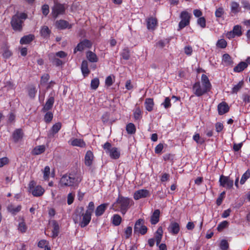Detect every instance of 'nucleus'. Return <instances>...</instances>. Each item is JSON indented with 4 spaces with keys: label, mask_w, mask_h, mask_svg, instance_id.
<instances>
[{
    "label": "nucleus",
    "mask_w": 250,
    "mask_h": 250,
    "mask_svg": "<svg viewBox=\"0 0 250 250\" xmlns=\"http://www.w3.org/2000/svg\"><path fill=\"white\" fill-rule=\"evenodd\" d=\"M211 85L208 77L202 74L201 82H196L192 87L193 93L197 97H200L208 92L211 89Z\"/></svg>",
    "instance_id": "1"
},
{
    "label": "nucleus",
    "mask_w": 250,
    "mask_h": 250,
    "mask_svg": "<svg viewBox=\"0 0 250 250\" xmlns=\"http://www.w3.org/2000/svg\"><path fill=\"white\" fill-rule=\"evenodd\" d=\"M82 181V177L79 173H71L63 175L61 178L60 184L62 187L77 188Z\"/></svg>",
    "instance_id": "2"
},
{
    "label": "nucleus",
    "mask_w": 250,
    "mask_h": 250,
    "mask_svg": "<svg viewBox=\"0 0 250 250\" xmlns=\"http://www.w3.org/2000/svg\"><path fill=\"white\" fill-rule=\"evenodd\" d=\"M133 204V200L130 198L119 196L116 202L113 204L112 208L115 211H121L124 215Z\"/></svg>",
    "instance_id": "3"
},
{
    "label": "nucleus",
    "mask_w": 250,
    "mask_h": 250,
    "mask_svg": "<svg viewBox=\"0 0 250 250\" xmlns=\"http://www.w3.org/2000/svg\"><path fill=\"white\" fill-rule=\"evenodd\" d=\"M27 18L24 13H20L14 15L12 19L11 24L14 30L21 31L23 21Z\"/></svg>",
    "instance_id": "4"
},
{
    "label": "nucleus",
    "mask_w": 250,
    "mask_h": 250,
    "mask_svg": "<svg viewBox=\"0 0 250 250\" xmlns=\"http://www.w3.org/2000/svg\"><path fill=\"white\" fill-rule=\"evenodd\" d=\"M83 218L82 219L80 213L78 214L76 212L73 216V220L75 223H79L82 228L86 227L90 222L91 219V215L89 213L85 212L82 214Z\"/></svg>",
    "instance_id": "5"
},
{
    "label": "nucleus",
    "mask_w": 250,
    "mask_h": 250,
    "mask_svg": "<svg viewBox=\"0 0 250 250\" xmlns=\"http://www.w3.org/2000/svg\"><path fill=\"white\" fill-rule=\"evenodd\" d=\"M103 148L105 152L113 159H117L120 157V151L119 149L115 147H112L111 144L106 142L103 146Z\"/></svg>",
    "instance_id": "6"
},
{
    "label": "nucleus",
    "mask_w": 250,
    "mask_h": 250,
    "mask_svg": "<svg viewBox=\"0 0 250 250\" xmlns=\"http://www.w3.org/2000/svg\"><path fill=\"white\" fill-rule=\"evenodd\" d=\"M29 191L35 197H40L42 196L45 190L42 186L36 185L34 181H31L29 184Z\"/></svg>",
    "instance_id": "7"
},
{
    "label": "nucleus",
    "mask_w": 250,
    "mask_h": 250,
    "mask_svg": "<svg viewBox=\"0 0 250 250\" xmlns=\"http://www.w3.org/2000/svg\"><path fill=\"white\" fill-rule=\"evenodd\" d=\"M181 20L179 23V29L181 30L189 24L191 15L186 11L181 13L180 16Z\"/></svg>",
    "instance_id": "8"
},
{
    "label": "nucleus",
    "mask_w": 250,
    "mask_h": 250,
    "mask_svg": "<svg viewBox=\"0 0 250 250\" xmlns=\"http://www.w3.org/2000/svg\"><path fill=\"white\" fill-rule=\"evenodd\" d=\"M65 11L64 5L55 2L52 9V14L54 18H56L59 15L63 14Z\"/></svg>",
    "instance_id": "9"
},
{
    "label": "nucleus",
    "mask_w": 250,
    "mask_h": 250,
    "mask_svg": "<svg viewBox=\"0 0 250 250\" xmlns=\"http://www.w3.org/2000/svg\"><path fill=\"white\" fill-rule=\"evenodd\" d=\"M219 183L221 186L227 189H230L233 186V180L229 177L221 175L219 178Z\"/></svg>",
    "instance_id": "10"
},
{
    "label": "nucleus",
    "mask_w": 250,
    "mask_h": 250,
    "mask_svg": "<svg viewBox=\"0 0 250 250\" xmlns=\"http://www.w3.org/2000/svg\"><path fill=\"white\" fill-rule=\"evenodd\" d=\"M144 221L140 219L138 220L135 224L134 230L135 232H138L142 235L146 234L147 229L146 226L143 225Z\"/></svg>",
    "instance_id": "11"
},
{
    "label": "nucleus",
    "mask_w": 250,
    "mask_h": 250,
    "mask_svg": "<svg viewBox=\"0 0 250 250\" xmlns=\"http://www.w3.org/2000/svg\"><path fill=\"white\" fill-rule=\"evenodd\" d=\"M92 42L88 40H84L78 44L74 49V53L77 51H82L86 48H89L92 46Z\"/></svg>",
    "instance_id": "12"
},
{
    "label": "nucleus",
    "mask_w": 250,
    "mask_h": 250,
    "mask_svg": "<svg viewBox=\"0 0 250 250\" xmlns=\"http://www.w3.org/2000/svg\"><path fill=\"white\" fill-rule=\"evenodd\" d=\"M68 144L73 146H78L80 147H85L86 144L83 139L72 138L69 141Z\"/></svg>",
    "instance_id": "13"
},
{
    "label": "nucleus",
    "mask_w": 250,
    "mask_h": 250,
    "mask_svg": "<svg viewBox=\"0 0 250 250\" xmlns=\"http://www.w3.org/2000/svg\"><path fill=\"white\" fill-rule=\"evenodd\" d=\"M149 195L148 190L145 189H142L135 191L134 193V199L138 200L141 198H146Z\"/></svg>",
    "instance_id": "14"
},
{
    "label": "nucleus",
    "mask_w": 250,
    "mask_h": 250,
    "mask_svg": "<svg viewBox=\"0 0 250 250\" xmlns=\"http://www.w3.org/2000/svg\"><path fill=\"white\" fill-rule=\"evenodd\" d=\"M230 14L232 16L237 15L241 11L239 4L235 1H232L230 3Z\"/></svg>",
    "instance_id": "15"
},
{
    "label": "nucleus",
    "mask_w": 250,
    "mask_h": 250,
    "mask_svg": "<svg viewBox=\"0 0 250 250\" xmlns=\"http://www.w3.org/2000/svg\"><path fill=\"white\" fill-rule=\"evenodd\" d=\"M94 160V155L92 151L88 150L86 152L84 157V164L87 167H90Z\"/></svg>",
    "instance_id": "16"
},
{
    "label": "nucleus",
    "mask_w": 250,
    "mask_h": 250,
    "mask_svg": "<svg viewBox=\"0 0 250 250\" xmlns=\"http://www.w3.org/2000/svg\"><path fill=\"white\" fill-rule=\"evenodd\" d=\"M229 107L226 102H223L218 105L217 109L218 114L220 115L227 113L229 111Z\"/></svg>",
    "instance_id": "17"
},
{
    "label": "nucleus",
    "mask_w": 250,
    "mask_h": 250,
    "mask_svg": "<svg viewBox=\"0 0 250 250\" xmlns=\"http://www.w3.org/2000/svg\"><path fill=\"white\" fill-rule=\"evenodd\" d=\"M147 28L149 30H154L157 26V20L156 18L150 17L146 21Z\"/></svg>",
    "instance_id": "18"
},
{
    "label": "nucleus",
    "mask_w": 250,
    "mask_h": 250,
    "mask_svg": "<svg viewBox=\"0 0 250 250\" xmlns=\"http://www.w3.org/2000/svg\"><path fill=\"white\" fill-rule=\"evenodd\" d=\"M168 229L169 232L175 235L179 232L180 226L178 223L172 222L170 223Z\"/></svg>",
    "instance_id": "19"
},
{
    "label": "nucleus",
    "mask_w": 250,
    "mask_h": 250,
    "mask_svg": "<svg viewBox=\"0 0 250 250\" xmlns=\"http://www.w3.org/2000/svg\"><path fill=\"white\" fill-rule=\"evenodd\" d=\"M108 206V203L102 204L98 206L97 207V208L95 210V215L96 216L98 217V216H100L102 215H103L104 214V212L105 210L107 208Z\"/></svg>",
    "instance_id": "20"
},
{
    "label": "nucleus",
    "mask_w": 250,
    "mask_h": 250,
    "mask_svg": "<svg viewBox=\"0 0 250 250\" xmlns=\"http://www.w3.org/2000/svg\"><path fill=\"white\" fill-rule=\"evenodd\" d=\"M56 27L60 29H64L65 28L70 29L72 27V25L64 20L57 21L56 22Z\"/></svg>",
    "instance_id": "21"
},
{
    "label": "nucleus",
    "mask_w": 250,
    "mask_h": 250,
    "mask_svg": "<svg viewBox=\"0 0 250 250\" xmlns=\"http://www.w3.org/2000/svg\"><path fill=\"white\" fill-rule=\"evenodd\" d=\"M50 223L52 225L53 227V229L52 230V237L54 238L56 237L59 233V225L55 220H52Z\"/></svg>",
    "instance_id": "22"
},
{
    "label": "nucleus",
    "mask_w": 250,
    "mask_h": 250,
    "mask_svg": "<svg viewBox=\"0 0 250 250\" xmlns=\"http://www.w3.org/2000/svg\"><path fill=\"white\" fill-rule=\"evenodd\" d=\"M54 103V98L53 97L51 96L48 98L45 105H44L42 110L43 112H46L50 110L53 106Z\"/></svg>",
    "instance_id": "23"
},
{
    "label": "nucleus",
    "mask_w": 250,
    "mask_h": 250,
    "mask_svg": "<svg viewBox=\"0 0 250 250\" xmlns=\"http://www.w3.org/2000/svg\"><path fill=\"white\" fill-rule=\"evenodd\" d=\"M87 59L91 62H97L98 61V58L96 54L91 51H88L86 53Z\"/></svg>",
    "instance_id": "24"
},
{
    "label": "nucleus",
    "mask_w": 250,
    "mask_h": 250,
    "mask_svg": "<svg viewBox=\"0 0 250 250\" xmlns=\"http://www.w3.org/2000/svg\"><path fill=\"white\" fill-rule=\"evenodd\" d=\"M163 229L162 227H159L157 229L155 234V240H156V245L158 246L161 241L163 236Z\"/></svg>",
    "instance_id": "25"
},
{
    "label": "nucleus",
    "mask_w": 250,
    "mask_h": 250,
    "mask_svg": "<svg viewBox=\"0 0 250 250\" xmlns=\"http://www.w3.org/2000/svg\"><path fill=\"white\" fill-rule=\"evenodd\" d=\"M81 70L84 77L87 76L90 73L88 68V62L86 60H83L81 64Z\"/></svg>",
    "instance_id": "26"
},
{
    "label": "nucleus",
    "mask_w": 250,
    "mask_h": 250,
    "mask_svg": "<svg viewBox=\"0 0 250 250\" xmlns=\"http://www.w3.org/2000/svg\"><path fill=\"white\" fill-rule=\"evenodd\" d=\"M160 213V210L159 209H156L154 210L150 219V222L152 224L155 225L159 222Z\"/></svg>",
    "instance_id": "27"
},
{
    "label": "nucleus",
    "mask_w": 250,
    "mask_h": 250,
    "mask_svg": "<svg viewBox=\"0 0 250 250\" xmlns=\"http://www.w3.org/2000/svg\"><path fill=\"white\" fill-rule=\"evenodd\" d=\"M23 136V132L21 129H17L13 133V138L15 142L20 141Z\"/></svg>",
    "instance_id": "28"
},
{
    "label": "nucleus",
    "mask_w": 250,
    "mask_h": 250,
    "mask_svg": "<svg viewBox=\"0 0 250 250\" xmlns=\"http://www.w3.org/2000/svg\"><path fill=\"white\" fill-rule=\"evenodd\" d=\"M244 81H241L237 84H233L231 89V94H237L244 86Z\"/></svg>",
    "instance_id": "29"
},
{
    "label": "nucleus",
    "mask_w": 250,
    "mask_h": 250,
    "mask_svg": "<svg viewBox=\"0 0 250 250\" xmlns=\"http://www.w3.org/2000/svg\"><path fill=\"white\" fill-rule=\"evenodd\" d=\"M146 109L148 111H151L153 110L154 106L153 100L151 98H147L145 102Z\"/></svg>",
    "instance_id": "30"
},
{
    "label": "nucleus",
    "mask_w": 250,
    "mask_h": 250,
    "mask_svg": "<svg viewBox=\"0 0 250 250\" xmlns=\"http://www.w3.org/2000/svg\"><path fill=\"white\" fill-rule=\"evenodd\" d=\"M21 208V205H19L17 207L14 206L13 205H9L7 207V209L8 211L11 213L12 214L15 215L18 212H19Z\"/></svg>",
    "instance_id": "31"
},
{
    "label": "nucleus",
    "mask_w": 250,
    "mask_h": 250,
    "mask_svg": "<svg viewBox=\"0 0 250 250\" xmlns=\"http://www.w3.org/2000/svg\"><path fill=\"white\" fill-rule=\"evenodd\" d=\"M247 63L245 62H241L233 68V70L236 72H240L247 68Z\"/></svg>",
    "instance_id": "32"
},
{
    "label": "nucleus",
    "mask_w": 250,
    "mask_h": 250,
    "mask_svg": "<svg viewBox=\"0 0 250 250\" xmlns=\"http://www.w3.org/2000/svg\"><path fill=\"white\" fill-rule=\"evenodd\" d=\"M33 39L34 36L31 34L24 36V37L21 38L20 40V43L22 44H28L31 41H32Z\"/></svg>",
    "instance_id": "33"
},
{
    "label": "nucleus",
    "mask_w": 250,
    "mask_h": 250,
    "mask_svg": "<svg viewBox=\"0 0 250 250\" xmlns=\"http://www.w3.org/2000/svg\"><path fill=\"white\" fill-rule=\"evenodd\" d=\"M40 33L42 37L47 38L50 36L51 31L47 26H43L42 27Z\"/></svg>",
    "instance_id": "34"
},
{
    "label": "nucleus",
    "mask_w": 250,
    "mask_h": 250,
    "mask_svg": "<svg viewBox=\"0 0 250 250\" xmlns=\"http://www.w3.org/2000/svg\"><path fill=\"white\" fill-rule=\"evenodd\" d=\"M142 117V113L139 107H136L133 111V117L135 120H140Z\"/></svg>",
    "instance_id": "35"
},
{
    "label": "nucleus",
    "mask_w": 250,
    "mask_h": 250,
    "mask_svg": "<svg viewBox=\"0 0 250 250\" xmlns=\"http://www.w3.org/2000/svg\"><path fill=\"white\" fill-rule=\"evenodd\" d=\"M45 151V146L43 145L36 146L33 150L32 153L34 155H39Z\"/></svg>",
    "instance_id": "36"
},
{
    "label": "nucleus",
    "mask_w": 250,
    "mask_h": 250,
    "mask_svg": "<svg viewBox=\"0 0 250 250\" xmlns=\"http://www.w3.org/2000/svg\"><path fill=\"white\" fill-rule=\"evenodd\" d=\"M126 130L129 134H134L136 132V127L132 123H129L126 126Z\"/></svg>",
    "instance_id": "37"
},
{
    "label": "nucleus",
    "mask_w": 250,
    "mask_h": 250,
    "mask_svg": "<svg viewBox=\"0 0 250 250\" xmlns=\"http://www.w3.org/2000/svg\"><path fill=\"white\" fill-rule=\"evenodd\" d=\"M122 218L118 214H115L113 215L112 218V222L113 224L116 226H119L121 222Z\"/></svg>",
    "instance_id": "38"
},
{
    "label": "nucleus",
    "mask_w": 250,
    "mask_h": 250,
    "mask_svg": "<svg viewBox=\"0 0 250 250\" xmlns=\"http://www.w3.org/2000/svg\"><path fill=\"white\" fill-rule=\"evenodd\" d=\"M43 179L44 180H48L49 178L50 169L49 166H46L42 170Z\"/></svg>",
    "instance_id": "39"
},
{
    "label": "nucleus",
    "mask_w": 250,
    "mask_h": 250,
    "mask_svg": "<svg viewBox=\"0 0 250 250\" xmlns=\"http://www.w3.org/2000/svg\"><path fill=\"white\" fill-rule=\"evenodd\" d=\"M222 61L226 65H230L232 63V60L230 56L228 54H225L223 56Z\"/></svg>",
    "instance_id": "40"
},
{
    "label": "nucleus",
    "mask_w": 250,
    "mask_h": 250,
    "mask_svg": "<svg viewBox=\"0 0 250 250\" xmlns=\"http://www.w3.org/2000/svg\"><path fill=\"white\" fill-rule=\"evenodd\" d=\"M99 83L100 82L98 78H96L92 80L90 83L91 89L96 90L98 87Z\"/></svg>",
    "instance_id": "41"
},
{
    "label": "nucleus",
    "mask_w": 250,
    "mask_h": 250,
    "mask_svg": "<svg viewBox=\"0 0 250 250\" xmlns=\"http://www.w3.org/2000/svg\"><path fill=\"white\" fill-rule=\"evenodd\" d=\"M250 171L249 170H248L243 174L240 180V184L242 185L244 184L246 181V180L250 177Z\"/></svg>",
    "instance_id": "42"
},
{
    "label": "nucleus",
    "mask_w": 250,
    "mask_h": 250,
    "mask_svg": "<svg viewBox=\"0 0 250 250\" xmlns=\"http://www.w3.org/2000/svg\"><path fill=\"white\" fill-rule=\"evenodd\" d=\"M233 32L234 33V34L236 35V36H240L242 34V32L241 31V27L240 26L237 25H235L233 28V30H232Z\"/></svg>",
    "instance_id": "43"
},
{
    "label": "nucleus",
    "mask_w": 250,
    "mask_h": 250,
    "mask_svg": "<svg viewBox=\"0 0 250 250\" xmlns=\"http://www.w3.org/2000/svg\"><path fill=\"white\" fill-rule=\"evenodd\" d=\"M225 13L224 9L223 7L217 8L215 12V15L217 18H222Z\"/></svg>",
    "instance_id": "44"
},
{
    "label": "nucleus",
    "mask_w": 250,
    "mask_h": 250,
    "mask_svg": "<svg viewBox=\"0 0 250 250\" xmlns=\"http://www.w3.org/2000/svg\"><path fill=\"white\" fill-rule=\"evenodd\" d=\"M227 45V42L224 39L219 40L216 43L217 46L221 48H225Z\"/></svg>",
    "instance_id": "45"
},
{
    "label": "nucleus",
    "mask_w": 250,
    "mask_h": 250,
    "mask_svg": "<svg viewBox=\"0 0 250 250\" xmlns=\"http://www.w3.org/2000/svg\"><path fill=\"white\" fill-rule=\"evenodd\" d=\"M62 125L60 123H57L54 125L51 128L53 133H57L61 129Z\"/></svg>",
    "instance_id": "46"
},
{
    "label": "nucleus",
    "mask_w": 250,
    "mask_h": 250,
    "mask_svg": "<svg viewBox=\"0 0 250 250\" xmlns=\"http://www.w3.org/2000/svg\"><path fill=\"white\" fill-rule=\"evenodd\" d=\"M18 229L21 232H25L27 229V227L25 223L22 220V221L19 223Z\"/></svg>",
    "instance_id": "47"
},
{
    "label": "nucleus",
    "mask_w": 250,
    "mask_h": 250,
    "mask_svg": "<svg viewBox=\"0 0 250 250\" xmlns=\"http://www.w3.org/2000/svg\"><path fill=\"white\" fill-rule=\"evenodd\" d=\"M121 55L124 59L126 60H128L130 57L128 49L127 48L124 49L121 53Z\"/></svg>",
    "instance_id": "48"
},
{
    "label": "nucleus",
    "mask_w": 250,
    "mask_h": 250,
    "mask_svg": "<svg viewBox=\"0 0 250 250\" xmlns=\"http://www.w3.org/2000/svg\"><path fill=\"white\" fill-rule=\"evenodd\" d=\"M197 23L202 28H205L206 26V21L204 17H200L197 20Z\"/></svg>",
    "instance_id": "49"
},
{
    "label": "nucleus",
    "mask_w": 250,
    "mask_h": 250,
    "mask_svg": "<svg viewBox=\"0 0 250 250\" xmlns=\"http://www.w3.org/2000/svg\"><path fill=\"white\" fill-rule=\"evenodd\" d=\"M94 204L93 202H90L88 204V206L87 207V209L86 210L85 212L86 213H89L91 215L92 214V212H93L94 209Z\"/></svg>",
    "instance_id": "50"
},
{
    "label": "nucleus",
    "mask_w": 250,
    "mask_h": 250,
    "mask_svg": "<svg viewBox=\"0 0 250 250\" xmlns=\"http://www.w3.org/2000/svg\"><path fill=\"white\" fill-rule=\"evenodd\" d=\"M36 92L37 90H36V88L34 86H31L28 90L29 96L31 98H34L36 95Z\"/></svg>",
    "instance_id": "51"
},
{
    "label": "nucleus",
    "mask_w": 250,
    "mask_h": 250,
    "mask_svg": "<svg viewBox=\"0 0 250 250\" xmlns=\"http://www.w3.org/2000/svg\"><path fill=\"white\" fill-rule=\"evenodd\" d=\"M53 118V114L50 112H47L44 116V121L46 123H49Z\"/></svg>",
    "instance_id": "52"
},
{
    "label": "nucleus",
    "mask_w": 250,
    "mask_h": 250,
    "mask_svg": "<svg viewBox=\"0 0 250 250\" xmlns=\"http://www.w3.org/2000/svg\"><path fill=\"white\" fill-rule=\"evenodd\" d=\"M132 229L131 227H127L125 231V237L127 239L132 234Z\"/></svg>",
    "instance_id": "53"
},
{
    "label": "nucleus",
    "mask_w": 250,
    "mask_h": 250,
    "mask_svg": "<svg viewBox=\"0 0 250 250\" xmlns=\"http://www.w3.org/2000/svg\"><path fill=\"white\" fill-rule=\"evenodd\" d=\"M193 140L198 144H202L204 142V140L200 138L198 133L195 134L193 137Z\"/></svg>",
    "instance_id": "54"
},
{
    "label": "nucleus",
    "mask_w": 250,
    "mask_h": 250,
    "mask_svg": "<svg viewBox=\"0 0 250 250\" xmlns=\"http://www.w3.org/2000/svg\"><path fill=\"white\" fill-rule=\"evenodd\" d=\"M228 225V222L227 221H224L220 223L217 229L219 231L222 230L225 228Z\"/></svg>",
    "instance_id": "55"
},
{
    "label": "nucleus",
    "mask_w": 250,
    "mask_h": 250,
    "mask_svg": "<svg viewBox=\"0 0 250 250\" xmlns=\"http://www.w3.org/2000/svg\"><path fill=\"white\" fill-rule=\"evenodd\" d=\"M48 242L45 240H42L38 243V247L41 248L48 247Z\"/></svg>",
    "instance_id": "56"
},
{
    "label": "nucleus",
    "mask_w": 250,
    "mask_h": 250,
    "mask_svg": "<svg viewBox=\"0 0 250 250\" xmlns=\"http://www.w3.org/2000/svg\"><path fill=\"white\" fill-rule=\"evenodd\" d=\"M162 105H164V107L165 108H167L170 107L171 104H170V100L168 97H167L164 103L162 104Z\"/></svg>",
    "instance_id": "57"
},
{
    "label": "nucleus",
    "mask_w": 250,
    "mask_h": 250,
    "mask_svg": "<svg viewBox=\"0 0 250 250\" xmlns=\"http://www.w3.org/2000/svg\"><path fill=\"white\" fill-rule=\"evenodd\" d=\"M42 14L44 16L47 15L49 12V9L48 5L47 4L43 5L42 6Z\"/></svg>",
    "instance_id": "58"
},
{
    "label": "nucleus",
    "mask_w": 250,
    "mask_h": 250,
    "mask_svg": "<svg viewBox=\"0 0 250 250\" xmlns=\"http://www.w3.org/2000/svg\"><path fill=\"white\" fill-rule=\"evenodd\" d=\"M49 79V75L47 74H44L41 78V84L45 83Z\"/></svg>",
    "instance_id": "59"
},
{
    "label": "nucleus",
    "mask_w": 250,
    "mask_h": 250,
    "mask_svg": "<svg viewBox=\"0 0 250 250\" xmlns=\"http://www.w3.org/2000/svg\"><path fill=\"white\" fill-rule=\"evenodd\" d=\"M224 128L222 123L218 122L215 124V130L217 132H221Z\"/></svg>",
    "instance_id": "60"
},
{
    "label": "nucleus",
    "mask_w": 250,
    "mask_h": 250,
    "mask_svg": "<svg viewBox=\"0 0 250 250\" xmlns=\"http://www.w3.org/2000/svg\"><path fill=\"white\" fill-rule=\"evenodd\" d=\"M241 4L243 7L246 10H250V3L246 0H242Z\"/></svg>",
    "instance_id": "61"
},
{
    "label": "nucleus",
    "mask_w": 250,
    "mask_h": 250,
    "mask_svg": "<svg viewBox=\"0 0 250 250\" xmlns=\"http://www.w3.org/2000/svg\"><path fill=\"white\" fill-rule=\"evenodd\" d=\"M220 248L222 250H226L228 248V243L226 240L221 241L220 243Z\"/></svg>",
    "instance_id": "62"
},
{
    "label": "nucleus",
    "mask_w": 250,
    "mask_h": 250,
    "mask_svg": "<svg viewBox=\"0 0 250 250\" xmlns=\"http://www.w3.org/2000/svg\"><path fill=\"white\" fill-rule=\"evenodd\" d=\"M163 145L162 144H159L156 146L155 148V152L157 154H159L161 153L163 149Z\"/></svg>",
    "instance_id": "63"
},
{
    "label": "nucleus",
    "mask_w": 250,
    "mask_h": 250,
    "mask_svg": "<svg viewBox=\"0 0 250 250\" xmlns=\"http://www.w3.org/2000/svg\"><path fill=\"white\" fill-rule=\"evenodd\" d=\"M12 55L11 52L8 49L5 48L3 50V56L5 58H8Z\"/></svg>",
    "instance_id": "64"
}]
</instances>
